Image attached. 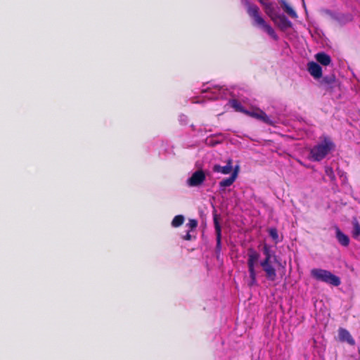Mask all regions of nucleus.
I'll return each instance as SVG.
<instances>
[{"instance_id":"nucleus-21","label":"nucleus","mask_w":360,"mask_h":360,"mask_svg":"<svg viewBox=\"0 0 360 360\" xmlns=\"http://www.w3.org/2000/svg\"><path fill=\"white\" fill-rule=\"evenodd\" d=\"M268 233L269 236L271 237L275 243H278L279 242V237L277 229L275 227H271L269 229Z\"/></svg>"},{"instance_id":"nucleus-16","label":"nucleus","mask_w":360,"mask_h":360,"mask_svg":"<svg viewBox=\"0 0 360 360\" xmlns=\"http://www.w3.org/2000/svg\"><path fill=\"white\" fill-rule=\"evenodd\" d=\"M213 172L221 173L223 174H229L232 172V168L229 165L221 166L219 165H214L212 168Z\"/></svg>"},{"instance_id":"nucleus-2","label":"nucleus","mask_w":360,"mask_h":360,"mask_svg":"<svg viewBox=\"0 0 360 360\" xmlns=\"http://www.w3.org/2000/svg\"><path fill=\"white\" fill-rule=\"evenodd\" d=\"M334 148L335 144L331 139L324 137L321 143L314 146L310 150L311 159L316 162L321 161Z\"/></svg>"},{"instance_id":"nucleus-15","label":"nucleus","mask_w":360,"mask_h":360,"mask_svg":"<svg viewBox=\"0 0 360 360\" xmlns=\"http://www.w3.org/2000/svg\"><path fill=\"white\" fill-rule=\"evenodd\" d=\"M281 3L282 8L290 17L293 19L298 18L295 11L285 0H282Z\"/></svg>"},{"instance_id":"nucleus-25","label":"nucleus","mask_w":360,"mask_h":360,"mask_svg":"<svg viewBox=\"0 0 360 360\" xmlns=\"http://www.w3.org/2000/svg\"><path fill=\"white\" fill-rule=\"evenodd\" d=\"M196 238L195 236H192L191 231H188L187 233L183 236V239L185 240H192Z\"/></svg>"},{"instance_id":"nucleus-11","label":"nucleus","mask_w":360,"mask_h":360,"mask_svg":"<svg viewBox=\"0 0 360 360\" xmlns=\"http://www.w3.org/2000/svg\"><path fill=\"white\" fill-rule=\"evenodd\" d=\"M238 170H239V167L236 166L234 168L233 172H232L231 175L229 177L224 179L222 181H221L219 182V186L221 188H226V187H229V186H231L233 184V182L236 181V179H237Z\"/></svg>"},{"instance_id":"nucleus-22","label":"nucleus","mask_w":360,"mask_h":360,"mask_svg":"<svg viewBox=\"0 0 360 360\" xmlns=\"http://www.w3.org/2000/svg\"><path fill=\"white\" fill-rule=\"evenodd\" d=\"M335 77L333 75L326 76L321 79V84L323 85H330L335 82Z\"/></svg>"},{"instance_id":"nucleus-30","label":"nucleus","mask_w":360,"mask_h":360,"mask_svg":"<svg viewBox=\"0 0 360 360\" xmlns=\"http://www.w3.org/2000/svg\"><path fill=\"white\" fill-rule=\"evenodd\" d=\"M302 3H303V5L304 6V0H302Z\"/></svg>"},{"instance_id":"nucleus-17","label":"nucleus","mask_w":360,"mask_h":360,"mask_svg":"<svg viewBox=\"0 0 360 360\" xmlns=\"http://www.w3.org/2000/svg\"><path fill=\"white\" fill-rule=\"evenodd\" d=\"M265 13L267 15L271 18V20H274L276 16H277L278 14L275 12V9L271 3H266L264 6Z\"/></svg>"},{"instance_id":"nucleus-1","label":"nucleus","mask_w":360,"mask_h":360,"mask_svg":"<svg viewBox=\"0 0 360 360\" xmlns=\"http://www.w3.org/2000/svg\"><path fill=\"white\" fill-rule=\"evenodd\" d=\"M245 5L247 13L253 20L252 25L262 28L271 38L277 40L278 35L272 27L264 20L261 15L259 8L257 5L250 2H247Z\"/></svg>"},{"instance_id":"nucleus-4","label":"nucleus","mask_w":360,"mask_h":360,"mask_svg":"<svg viewBox=\"0 0 360 360\" xmlns=\"http://www.w3.org/2000/svg\"><path fill=\"white\" fill-rule=\"evenodd\" d=\"M263 253L265 257L260 262V266L265 272L266 278L269 281H274L276 278V271L275 268L271 264V259L272 257L271 248L266 244L263 247Z\"/></svg>"},{"instance_id":"nucleus-5","label":"nucleus","mask_w":360,"mask_h":360,"mask_svg":"<svg viewBox=\"0 0 360 360\" xmlns=\"http://www.w3.org/2000/svg\"><path fill=\"white\" fill-rule=\"evenodd\" d=\"M248 267L250 274V281L248 283L250 287L257 285V274L255 271V264L259 259V254L255 251L253 248H249L248 250Z\"/></svg>"},{"instance_id":"nucleus-28","label":"nucleus","mask_w":360,"mask_h":360,"mask_svg":"<svg viewBox=\"0 0 360 360\" xmlns=\"http://www.w3.org/2000/svg\"><path fill=\"white\" fill-rule=\"evenodd\" d=\"M325 12H326V13H327V14H331V12H330V11H329V10H326Z\"/></svg>"},{"instance_id":"nucleus-3","label":"nucleus","mask_w":360,"mask_h":360,"mask_svg":"<svg viewBox=\"0 0 360 360\" xmlns=\"http://www.w3.org/2000/svg\"><path fill=\"white\" fill-rule=\"evenodd\" d=\"M311 276L318 281H321L333 286H339L341 283L340 278L330 271L322 269H312Z\"/></svg>"},{"instance_id":"nucleus-24","label":"nucleus","mask_w":360,"mask_h":360,"mask_svg":"<svg viewBox=\"0 0 360 360\" xmlns=\"http://www.w3.org/2000/svg\"><path fill=\"white\" fill-rule=\"evenodd\" d=\"M325 172L331 179H334L335 178L334 172H333V169L331 167H326V169H325Z\"/></svg>"},{"instance_id":"nucleus-29","label":"nucleus","mask_w":360,"mask_h":360,"mask_svg":"<svg viewBox=\"0 0 360 360\" xmlns=\"http://www.w3.org/2000/svg\"><path fill=\"white\" fill-rule=\"evenodd\" d=\"M274 260H275V262H277V259H276V256H274Z\"/></svg>"},{"instance_id":"nucleus-7","label":"nucleus","mask_w":360,"mask_h":360,"mask_svg":"<svg viewBox=\"0 0 360 360\" xmlns=\"http://www.w3.org/2000/svg\"><path fill=\"white\" fill-rule=\"evenodd\" d=\"M206 179L203 170L198 169L193 172L190 178L187 179V184L189 186L195 187L201 186Z\"/></svg>"},{"instance_id":"nucleus-10","label":"nucleus","mask_w":360,"mask_h":360,"mask_svg":"<svg viewBox=\"0 0 360 360\" xmlns=\"http://www.w3.org/2000/svg\"><path fill=\"white\" fill-rule=\"evenodd\" d=\"M308 71L309 74L315 79H319L322 77V68L316 63L311 61L308 63Z\"/></svg>"},{"instance_id":"nucleus-27","label":"nucleus","mask_w":360,"mask_h":360,"mask_svg":"<svg viewBox=\"0 0 360 360\" xmlns=\"http://www.w3.org/2000/svg\"><path fill=\"white\" fill-rule=\"evenodd\" d=\"M259 1L260 4H262L263 6H264V4H266V3L264 1V0H258Z\"/></svg>"},{"instance_id":"nucleus-20","label":"nucleus","mask_w":360,"mask_h":360,"mask_svg":"<svg viewBox=\"0 0 360 360\" xmlns=\"http://www.w3.org/2000/svg\"><path fill=\"white\" fill-rule=\"evenodd\" d=\"M184 220L185 219L183 215H176L174 217V219L172 221V226L174 228L179 227L184 224Z\"/></svg>"},{"instance_id":"nucleus-26","label":"nucleus","mask_w":360,"mask_h":360,"mask_svg":"<svg viewBox=\"0 0 360 360\" xmlns=\"http://www.w3.org/2000/svg\"><path fill=\"white\" fill-rule=\"evenodd\" d=\"M232 164H233V160L232 159L229 158L226 160V165H229L230 167H231L233 169V166H232Z\"/></svg>"},{"instance_id":"nucleus-18","label":"nucleus","mask_w":360,"mask_h":360,"mask_svg":"<svg viewBox=\"0 0 360 360\" xmlns=\"http://www.w3.org/2000/svg\"><path fill=\"white\" fill-rule=\"evenodd\" d=\"M353 229L352 231V237L357 239L360 236V224L356 218L352 220Z\"/></svg>"},{"instance_id":"nucleus-12","label":"nucleus","mask_w":360,"mask_h":360,"mask_svg":"<svg viewBox=\"0 0 360 360\" xmlns=\"http://www.w3.org/2000/svg\"><path fill=\"white\" fill-rule=\"evenodd\" d=\"M338 336L339 340L341 342H347L351 345H353L355 343V341L352 337L351 334L345 328H340L338 329Z\"/></svg>"},{"instance_id":"nucleus-9","label":"nucleus","mask_w":360,"mask_h":360,"mask_svg":"<svg viewBox=\"0 0 360 360\" xmlns=\"http://www.w3.org/2000/svg\"><path fill=\"white\" fill-rule=\"evenodd\" d=\"M246 115L256 118L257 120L263 121L264 123L272 125L273 122L268 117V115L262 110H259L258 111H247Z\"/></svg>"},{"instance_id":"nucleus-23","label":"nucleus","mask_w":360,"mask_h":360,"mask_svg":"<svg viewBox=\"0 0 360 360\" xmlns=\"http://www.w3.org/2000/svg\"><path fill=\"white\" fill-rule=\"evenodd\" d=\"M186 226L189 227V231H192L198 226V221L194 219H190Z\"/></svg>"},{"instance_id":"nucleus-8","label":"nucleus","mask_w":360,"mask_h":360,"mask_svg":"<svg viewBox=\"0 0 360 360\" xmlns=\"http://www.w3.org/2000/svg\"><path fill=\"white\" fill-rule=\"evenodd\" d=\"M272 21L283 31L292 27V23L283 14H278Z\"/></svg>"},{"instance_id":"nucleus-19","label":"nucleus","mask_w":360,"mask_h":360,"mask_svg":"<svg viewBox=\"0 0 360 360\" xmlns=\"http://www.w3.org/2000/svg\"><path fill=\"white\" fill-rule=\"evenodd\" d=\"M231 105L236 110V111L241 112L246 115L248 110L243 108V106L238 100L233 99L231 101Z\"/></svg>"},{"instance_id":"nucleus-6","label":"nucleus","mask_w":360,"mask_h":360,"mask_svg":"<svg viewBox=\"0 0 360 360\" xmlns=\"http://www.w3.org/2000/svg\"><path fill=\"white\" fill-rule=\"evenodd\" d=\"M219 216L214 212L213 213V221L216 233V248L215 252L219 254L221 250V227L219 223Z\"/></svg>"},{"instance_id":"nucleus-13","label":"nucleus","mask_w":360,"mask_h":360,"mask_svg":"<svg viewBox=\"0 0 360 360\" xmlns=\"http://www.w3.org/2000/svg\"><path fill=\"white\" fill-rule=\"evenodd\" d=\"M335 235L338 243L344 247H347L349 244V237L345 234L338 226L335 227Z\"/></svg>"},{"instance_id":"nucleus-14","label":"nucleus","mask_w":360,"mask_h":360,"mask_svg":"<svg viewBox=\"0 0 360 360\" xmlns=\"http://www.w3.org/2000/svg\"><path fill=\"white\" fill-rule=\"evenodd\" d=\"M316 60L322 65L327 66L331 63L330 56L325 52H319L315 55Z\"/></svg>"}]
</instances>
